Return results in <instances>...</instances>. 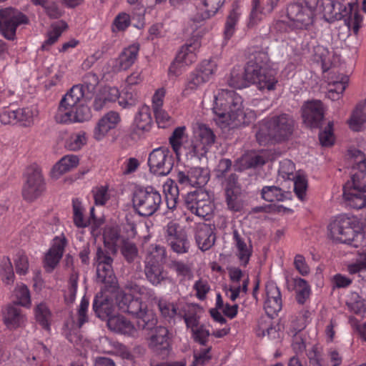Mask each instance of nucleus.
<instances>
[{"label":"nucleus","instance_id":"nucleus-22","mask_svg":"<svg viewBox=\"0 0 366 366\" xmlns=\"http://www.w3.org/2000/svg\"><path fill=\"white\" fill-rule=\"evenodd\" d=\"M152 125V118L149 106H142L134 117L133 130L138 135L148 132Z\"/></svg>","mask_w":366,"mask_h":366},{"label":"nucleus","instance_id":"nucleus-63","mask_svg":"<svg viewBox=\"0 0 366 366\" xmlns=\"http://www.w3.org/2000/svg\"><path fill=\"white\" fill-rule=\"evenodd\" d=\"M267 14H268L267 9H262L260 6V0H253L252 8L250 14V24H257Z\"/></svg>","mask_w":366,"mask_h":366},{"label":"nucleus","instance_id":"nucleus-57","mask_svg":"<svg viewBox=\"0 0 366 366\" xmlns=\"http://www.w3.org/2000/svg\"><path fill=\"white\" fill-rule=\"evenodd\" d=\"M211 199L209 192L202 187L197 188L194 191L187 194L186 202L187 205L194 204V202H203L206 199Z\"/></svg>","mask_w":366,"mask_h":366},{"label":"nucleus","instance_id":"nucleus-55","mask_svg":"<svg viewBox=\"0 0 366 366\" xmlns=\"http://www.w3.org/2000/svg\"><path fill=\"white\" fill-rule=\"evenodd\" d=\"M249 83H252V81L248 79L246 75V69L244 71H240V72H237L236 71H232L231 73V77L229 81V84L235 88V89H242L247 87Z\"/></svg>","mask_w":366,"mask_h":366},{"label":"nucleus","instance_id":"nucleus-25","mask_svg":"<svg viewBox=\"0 0 366 366\" xmlns=\"http://www.w3.org/2000/svg\"><path fill=\"white\" fill-rule=\"evenodd\" d=\"M226 200L228 207L233 211H239L246 196V192L240 184H227L225 188Z\"/></svg>","mask_w":366,"mask_h":366},{"label":"nucleus","instance_id":"nucleus-49","mask_svg":"<svg viewBox=\"0 0 366 366\" xmlns=\"http://www.w3.org/2000/svg\"><path fill=\"white\" fill-rule=\"evenodd\" d=\"M121 254L128 263L134 262L138 257V249L132 242L124 240L120 247Z\"/></svg>","mask_w":366,"mask_h":366},{"label":"nucleus","instance_id":"nucleus-18","mask_svg":"<svg viewBox=\"0 0 366 366\" xmlns=\"http://www.w3.org/2000/svg\"><path fill=\"white\" fill-rule=\"evenodd\" d=\"M138 51L139 46L137 44H132L125 48L119 57L113 61V71L118 72L132 66L137 60Z\"/></svg>","mask_w":366,"mask_h":366},{"label":"nucleus","instance_id":"nucleus-19","mask_svg":"<svg viewBox=\"0 0 366 366\" xmlns=\"http://www.w3.org/2000/svg\"><path fill=\"white\" fill-rule=\"evenodd\" d=\"M26 320V315L16 305H9L3 312V321L9 330H16L24 326Z\"/></svg>","mask_w":366,"mask_h":366},{"label":"nucleus","instance_id":"nucleus-45","mask_svg":"<svg viewBox=\"0 0 366 366\" xmlns=\"http://www.w3.org/2000/svg\"><path fill=\"white\" fill-rule=\"evenodd\" d=\"M45 191L43 184H24L21 192L24 199L33 202L39 197Z\"/></svg>","mask_w":366,"mask_h":366},{"label":"nucleus","instance_id":"nucleus-41","mask_svg":"<svg viewBox=\"0 0 366 366\" xmlns=\"http://www.w3.org/2000/svg\"><path fill=\"white\" fill-rule=\"evenodd\" d=\"M233 236L238 249L239 259L242 262V264L244 266H246L249 262V257L252 254V249L247 246L244 239L240 236L237 230L233 232Z\"/></svg>","mask_w":366,"mask_h":366},{"label":"nucleus","instance_id":"nucleus-33","mask_svg":"<svg viewBox=\"0 0 366 366\" xmlns=\"http://www.w3.org/2000/svg\"><path fill=\"white\" fill-rule=\"evenodd\" d=\"M93 310L100 319H109L113 312V305L107 297L97 296L93 302Z\"/></svg>","mask_w":366,"mask_h":366},{"label":"nucleus","instance_id":"nucleus-36","mask_svg":"<svg viewBox=\"0 0 366 366\" xmlns=\"http://www.w3.org/2000/svg\"><path fill=\"white\" fill-rule=\"evenodd\" d=\"M350 128L355 132H359L365 128L366 124V107L357 106L352 112L348 121Z\"/></svg>","mask_w":366,"mask_h":366},{"label":"nucleus","instance_id":"nucleus-21","mask_svg":"<svg viewBox=\"0 0 366 366\" xmlns=\"http://www.w3.org/2000/svg\"><path fill=\"white\" fill-rule=\"evenodd\" d=\"M171 334L164 327H157L155 333L151 337L150 345L156 351L163 355H167L170 347Z\"/></svg>","mask_w":366,"mask_h":366},{"label":"nucleus","instance_id":"nucleus-58","mask_svg":"<svg viewBox=\"0 0 366 366\" xmlns=\"http://www.w3.org/2000/svg\"><path fill=\"white\" fill-rule=\"evenodd\" d=\"M137 100L138 97L136 92L125 89L122 94L119 92L118 104L121 107L126 109L134 106Z\"/></svg>","mask_w":366,"mask_h":366},{"label":"nucleus","instance_id":"nucleus-7","mask_svg":"<svg viewBox=\"0 0 366 366\" xmlns=\"http://www.w3.org/2000/svg\"><path fill=\"white\" fill-rule=\"evenodd\" d=\"M355 227V222L352 219L340 215L329 224L328 229L332 238L335 241L357 247V242L364 235L357 232Z\"/></svg>","mask_w":366,"mask_h":366},{"label":"nucleus","instance_id":"nucleus-12","mask_svg":"<svg viewBox=\"0 0 366 366\" xmlns=\"http://www.w3.org/2000/svg\"><path fill=\"white\" fill-rule=\"evenodd\" d=\"M226 0H194L195 10L190 20L200 23L215 16Z\"/></svg>","mask_w":366,"mask_h":366},{"label":"nucleus","instance_id":"nucleus-51","mask_svg":"<svg viewBox=\"0 0 366 366\" xmlns=\"http://www.w3.org/2000/svg\"><path fill=\"white\" fill-rule=\"evenodd\" d=\"M269 160V157L266 152L259 154H247L242 157L241 161L247 164L246 167H254L263 165Z\"/></svg>","mask_w":366,"mask_h":366},{"label":"nucleus","instance_id":"nucleus-23","mask_svg":"<svg viewBox=\"0 0 366 366\" xmlns=\"http://www.w3.org/2000/svg\"><path fill=\"white\" fill-rule=\"evenodd\" d=\"M177 180L179 183H207L209 180V171L207 168L202 167L191 168L187 174L179 171L177 173Z\"/></svg>","mask_w":366,"mask_h":366},{"label":"nucleus","instance_id":"nucleus-48","mask_svg":"<svg viewBox=\"0 0 366 366\" xmlns=\"http://www.w3.org/2000/svg\"><path fill=\"white\" fill-rule=\"evenodd\" d=\"M35 316L36 321L46 330L49 329V320L51 319V312L48 307L44 303L39 304L35 309Z\"/></svg>","mask_w":366,"mask_h":366},{"label":"nucleus","instance_id":"nucleus-43","mask_svg":"<svg viewBox=\"0 0 366 366\" xmlns=\"http://www.w3.org/2000/svg\"><path fill=\"white\" fill-rule=\"evenodd\" d=\"M188 207L196 215L207 218L212 214L214 205L212 203L211 199H209L203 202H194V204L189 205Z\"/></svg>","mask_w":366,"mask_h":366},{"label":"nucleus","instance_id":"nucleus-3","mask_svg":"<svg viewBox=\"0 0 366 366\" xmlns=\"http://www.w3.org/2000/svg\"><path fill=\"white\" fill-rule=\"evenodd\" d=\"M92 111L84 97L83 86L75 85L60 101L55 119L59 123H81L92 118Z\"/></svg>","mask_w":366,"mask_h":366},{"label":"nucleus","instance_id":"nucleus-31","mask_svg":"<svg viewBox=\"0 0 366 366\" xmlns=\"http://www.w3.org/2000/svg\"><path fill=\"white\" fill-rule=\"evenodd\" d=\"M355 164L350 171L352 183H359L366 175V157L360 151H356Z\"/></svg>","mask_w":366,"mask_h":366},{"label":"nucleus","instance_id":"nucleus-1","mask_svg":"<svg viewBox=\"0 0 366 366\" xmlns=\"http://www.w3.org/2000/svg\"><path fill=\"white\" fill-rule=\"evenodd\" d=\"M185 127H177L169 138V143L177 159L187 160L200 159L214 143L215 136L205 124L196 122L192 124V137L187 140Z\"/></svg>","mask_w":366,"mask_h":366},{"label":"nucleus","instance_id":"nucleus-29","mask_svg":"<svg viewBox=\"0 0 366 366\" xmlns=\"http://www.w3.org/2000/svg\"><path fill=\"white\" fill-rule=\"evenodd\" d=\"M79 159L76 155L69 154L63 157L51 169V177L56 180L60 176L76 167Z\"/></svg>","mask_w":366,"mask_h":366},{"label":"nucleus","instance_id":"nucleus-44","mask_svg":"<svg viewBox=\"0 0 366 366\" xmlns=\"http://www.w3.org/2000/svg\"><path fill=\"white\" fill-rule=\"evenodd\" d=\"M366 184H344L343 197L345 200H355L356 198L366 197Z\"/></svg>","mask_w":366,"mask_h":366},{"label":"nucleus","instance_id":"nucleus-13","mask_svg":"<svg viewBox=\"0 0 366 366\" xmlns=\"http://www.w3.org/2000/svg\"><path fill=\"white\" fill-rule=\"evenodd\" d=\"M121 121L118 112L110 111L106 113L97 122L93 132L94 138L97 141L102 140L111 131L115 129Z\"/></svg>","mask_w":366,"mask_h":366},{"label":"nucleus","instance_id":"nucleus-6","mask_svg":"<svg viewBox=\"0 0 366 366\" xmlns=\"http://www.w3.org/2000/svg\"><path fill=\"white\" fill-rule=\"evenodd\" d=\"M161 203L160 193L151 186L137 187L133 192V207L139 216H152L159 209Z\"/></svg>","mask_w":366,"mask_h":366},{"label":"nucleus","instance_id":"nucleus-39","mask_svg":"<svg viewBox=\"0 0 366 366\" xmlns=\"http://www.w3.org/2000/svg\"><path fill=\"white\" fill-rule=\"evenodd\" d=\"M66 28V24L63 21L54 23L51 26L50 30L48 31L46 39L42 44L43 49H47L48 46L54 44Z\"/></svg>","mask_w":366,"mask_h":366},{"label":"nucleus","instance_id":"nucleus-59","mask_svg":"<svg viewBox=\"0 0 366 366\" xmlns=\"http://www.w3.org/2000/svg\"><path fill=\"white\" fill-rule=\"evenodd\" d=\"M16 302L14 305L29 307L31 305L30 292L26 285H21L15 290Z\"/></svg>","mask_w":366,"mask_h":366},{"label":"nucleus","instance_id":"nucleus-62","mask_svg":"<svg viewBox=\"0 0 366 366\" xmlns=\"http://www.w3.org/2000/svg\"><path fill=\"white\" fill-rule=\"evenodd\" d=\"M159 308L162 315L165 317L172 318L177 315L181 318L182 317V314L173 303L159 302Z\"/></svg>","mask_w":366,"mask_h":366},{"label":"nucleus","instance_id":"nucleus-46","mask_svg":"<svg viewBox=\"0 0 366 366\" xmlns=\"http://www.w3.org/2000/svg\"><path fill=\"white\" fill-rule=\"evenodd\" d=\"M23 177L26 183H41L44 181L40 167L36 164L26 167Z\"/></svg>","mask_w":366,"mask_h":366},{"label":"nucleus","instance_id":"nucleus-2","mask_svg":"<svg viewBox=\"0 0 366 366\" xmlns=\"http://www.w3.org/2000/svg\"><path fill=\"white\" fill-rule=\"evenodd\" d=\"M212 110L217 124L222 129L247 123L256 117L254 111L244 108L242 97L233 90L216 91Z\"/></svg>","mask_w":366,"mask_h":366},{"label":"nucleus","instance_id":"nucleus-27","mask_svg":"<svg viewBox=\"0 0 366 366\" xmlns=\"http://www.w3.org/2000/svg\"><path fill=\"white\" fill-rule=\"evenodd\" d=\"M65 244V239L55 242L46 254L44 258V268L47 272H51L59 263L63 255Z\"/></svg>","mask_w":366,"mask_h":366},{"label":"nucleus","instance_id":"nucleus-56","mask_svg":"<svg viewBox=\"0 0 366 366\" xmlns=\"http://www.w3.org/2000/svg\"><path fill=\"white\" fill-rule=\"evenodd\" d=\"M295 284L297 290V301L300 304H304L310 294V288L307 282L302 278L295 280Z\"/></svg>","mask_w":366,"mask_h":366},{"label":"nucleus","instance_id":"nucleus-15","mask_svg":"<svg viewBox=\"0 0 366 366\" xmlns=\"http://www.w3.org/2000/svg\"><path fill=\"white\" fill-rule=\"evenodd\" d=\"M117 304L122 312L134 317L139 315L142 310L147 308V305L142 302L140 297H135L132 294H119L117 297Z\"/></svg>","mask_w":366,"mask_h":366},{"label":"nucleus","instance_id":"nucleus-61","mask_svg":"<svg viewBox=\"0 0 366 366\" xmlns=\"http://www.w3.org/2000/svg\"><path fill=\"white\" fill-rule=\"evenodd\" d=\"M166 249L159 245H155L147 256L145 261L154 262L158 264H162L166 259Z\"/></svg>","mask_w":366,"mask_h":366},{"label":"nucleus","instance_id":"nucleus-52","mask_svg":"<svg viewBox=\"0 0 366 366\" xmlns=\"http://www.w3.org/2000/svg\"><path fill=\"white\" fill-rule=\"evenodd\" d=\"M38 112L35 108L26 107L16 109L17 122L24 126H29L37 116Z\"/></svg>","mask_w":366,"mask_h":366},{"label":"nucleus","instance_id":"nucleus-34","mask_svg":"<svg viewBox=\"0 0 366 366\" xmlns=\"http://www.w3.org/2000/svg\"><path fill=\"white\" fill-rule=\"evenodd\" d=\"M97 279L109 287H115L117 283L112 266L110 264L97 265Z\"/></svg>","mask_w":366,"mask_h":366},{"label":"nucleus","instance_id":"nucleus-53","mask_svg":"<svg viewBox=\"0 0 366 366\" xmlns=\"http://www.w3.org/2000/svg\"><path fill=\"white\" fill-rule=\"evenodd\" d=\"M218 64L216 60H204L200 64L198 69L199 71L208 81L215 74L217 71Z\"/></svg>","mask_w":366,"mask_h":366},{"label":"nucleus","instance_id":"nucleus-20","mask_svg":"<svg viewBox=\"0 0 366 366\" xmlns=\"http://www.w3.org/2000/svg\"><path fill=\"white\" fill-rule=\"evenodd\" d=\"M349 77L342 74H333L328 77V89L327 97L332 100L340 99L345 90Z\"/></svg>","mask_w":366,"mask_h":366},{"label":"nucleus","instance_id":"nucleus-8","mask_svg":"<svg viewBox=\"0 0 366 366\" xmlns=\"http://www.w3.org/2000/svg\"><path fill=\"white\" fill-rule=\"evenodd\" d=\"M318 0H305L291 4L287 9L290 26L297 29H308L314 23Z\"/></svg>","mask_w":366,"mask_h":366},{"label":"nucleus","instance_id":"nucleus-10","mask_svg":"<svg viewBox=\"0 0 366 366\" xmlns=\"http://www.w3.org/2000/svg\"><path fill=\"white\" fill-rule=\"evenodd\" d=\"M148 164L150 172L157 176H167L173 167L172 156L166 147L152 150L149 155Z\"/></svg>","mask_w":366,"mask_h":366},{"label":"nucleus","instance_id":"nucleus-42","mask_svg":"<svg viewBox=\"0 0 366 366\" xmlns=\"http://www.w3.org/2000/svg\"><path fill=\"white\" fill-rule=\"evenodd\" d=\"M85 132L79 131L71 134L66 141V147L71 151H78L87 143Z\"/></svg>","mask_w":366,"mask_h":366},{"label":"nucleus","instance_id":"nucleus-16","mask_svg":"<svg viewBox=\"0 0 366 366\" xmlns=\"http://www.w3.org/2000/svg\"><path fill=\"white\" fill-rule=\"evenodd\" d=\"M214 229V225L209 224L199 223L197 225L195 240L201 250H208L214 245L216 240Z\"/></svg>","mask_w":366,"mask_h":366},{"label":"nucleus","instance_id":"nucleus-47","mask_svg":"<svg viewBox=\"0 0 366 366\" xmlns=\"http://www.w3.org/2000/svg\"><path fill=\"white\" fill-rule=\"evenodd\" d=\"M174 239L172 240V242H168L167 244L174 252L182 254L188 252L189 244L185 232H180Z\"/></svg>","mask_w":366,"mask_h":366},{"label":"nucleus","instance_id":"nucleus-37","mask_svg":"<svg viewBox=\"0 0 366 366\" xmlns=\"http://www.w3.org/2000/svg\"><path fill=\"white\" fill-rule=\"evenodd\" d=\"M137 318V327L139 329L145 330H152L156 328L157 323V318L152 311L147 310H142L139 315L136 316Z\"/></svg>","mask_w":366,"mask_h":366},{"label":"nucleus","instance_id":"nucleus-35","mask_svg":"<svg viewBox=\"0 0 366 366\" xmlns=\"http://www.w3.org/2000/svg\"><path fill=\"white\" fill-rule=\"evenodd\" d=\"M240 16L241 12L237 6L229 11L227 16L224 29V39L225 41L229 40L234 35Z\"/></svg>","mask_w":366,"mask_h":366},{"label":"nucleus","instance_id":"nucleus-38","mask_svg":"<svg viewBox=\"0 0 366 366\" xmlns=\"http://www.w3.org/2000/svg\"><path fill=\"white\" fill-rule=\"evenodd\" d=\"M313 60L322 64L325 71L332 64V54L324 46L317 45L313 48Z\"/></svg>","mask_w":366,"mask_h":366},{"label":"nucleus","instance_id":"nucleus-11","mask_svg":"<svg viewBox=\"0 0 366 366\" xmlns=\"http://www.w3.org/2000/svg\"><path fill=\"white\" fill-rule=\"evenodd\" d=\"M246 75L252 83L257 85L259 90L272 91L277 84L274 71L262 66L249 64L246 66Z\"/></svg>","mask_w":366,"mask_h":366},{"label":"nucleus","instance_id":"nucleus-17","mask_svg":"<svg viewBox=\"0 0 366 366\" xmlns=\"http://www.w3.org/2000/svg\"><path fill=\"white\" fill-rule=\"evenodd\" d=\"M278 180L292 181L294 183H307L308 181L303 172L300 170L295 172V164L289 159H285L280 162Z\"/></svg>","mask_w":366,"mask_h":366},{"label":"nucleus","instance_id":"nucleus-54","mask_svg":"<svg viewBox=\"0 0 366 366\" xmlns=\"http://www.w3.org/2000/svg\"><path fill=\"white\" fill-rule=\"evenodd\" d=\"M74 223L79 228H84L91 224V219H84L81 202L73 200Z\"/></svg>","mask_w":366,"mask_h":366},{"label":"nucleus","instance_id":"nucleus-5","mask_svg":"<svg viewBox=\"0 0 366 366\" xmlns=\"http://www.w3.org/2000/svg\"><path fill=\"white\" fill-rule=\"evenodd\" d=\"M318 9L327 21L344 19L347 27L357 34L362 18L358 13L356 4L349 3L342 8L341 4L335 0H321Z\"/></svg>","mask_w":366,"mask_h":366},{"label":"nucleus","instance_id":"nucleus-50","mask_svg":"<svg viewBox=\"0 0 366 366\" xmlns=\"http://www.w3.org/2000/svg\"><path fill=\"white\" fill-rule=\"evenodd\" d=\"M208 81L199 72L196 71L191 74L189 80L183 91L184 95H189L192 93Z\"/></svg>","mask_w":366,"mask_h":366},{"label":"nucleus","instance_id":"nucleus-60","mask_svg":"<svg viewBox=\"0 0 366 366\" xmlns=\"http://www.w3.org/2000/svg\"><path fill=\"white\" fill-rule=\"evenodd\" d=\"M3 281L10 285L14 282V273L11 262L9 257L4 258L1 262V272Z\"/></svg>","mask_w":366,"mask_h":366},{"label":"nucleus","instance_id":"nucleus-9","mask_svg":"<svg viewBox=\"0 0 366 366\" xmlns=\"http://www.w3.org/2000/svg\"><path fill=\"white\" fill-rule=\"evenodd\" d=\"M28 18L21 11L12 9H0V31L5 38L13 39L18 26L26 24Z\"/></svg>","mask_w":366,"mask_h":366},{"label":"nucleus","instance_id":"nucleus-32","mask_svg":"<svg viewBox=\"0 0 366 366\" xmlns=\"http://www.w3.org/2000/svg\"><path fill=\"white\" fill-rule=\"evenodd\" d=\"M261 194L262 199L270 202L284 201L290 199L292 195L290 192H284L281 188L274 185L263 187Z\"/></svg>","mask_w":366,"mask_h":366},{"label":"nucleus","instance_id":"nucleus-40","mask_svg":"<svg viewBox=\"0 0 366 366\" xmlns=\"http://www.w3.org/2000/svg\"><path fill=\"white\" fill-rule=\"evenodd\" d=\"M66 28V24L63 21L54 23L51 26L50 30L48 31L46 39L42 44L43 49H47L48 46L54 44Z\"/></svg>","mask_w":366,"mask_h":366},{"label":"nucleus","instance_id":"nucleus-4","mask_svg":"<svg viewBox=\"0 0 366 366\" xmlns=\"http://www.w3.org/2000/svg\"><path fill=\"white\" fill-rule=\"evenodd\" d=\"M295 127L294 119L286 114L262 121L256 132L259 144H267L269 142H281L287 140L292 134Z\"/></svg>","mask_w":366,"mask_h":366},{"label":"nucleus","instance_id":"nucleus-30","mask_svg":"<svg viewBox=\"0 0 366 366\" xmlns=\"http://www.w3.org/2000/svg\"><path fill=\"white\" fill-rule=\"evenodd\" d=\"M201 44L198 40H194L191 43H187L179 51L176 58L187 66L191 65L197 60V54Z\"/></svg>","mask_w":366,"mask_h":366},{"label":"nucleus","instance_id":"nucleus-14","mask_svg":"<svg viewBox=\"0 0 366 366\" xmlns=\"http://www.w3.org/2000/svg\"><path fill=\"white\" fill-rule=\"evenodd\" d=\"M304 123L309 127H319L323 119V108L319 100L307 102L302 109Z\"/></svg>","mask_w":366,"mask_h":366},{"label":"nucleus","instance_id":"nucleus-28","mask_svg":"<svg viewBox=\"0 0 366 366\" xmlns=\"http://www.w3.org/2000/svg\"><path fill=\"white\" fill-rule=\"evenodd\" d=\"M107 326L109 330L127 335H134L136 329L132 323L123 316H112L107 320Z\"/></svg>","mask_w":366,"mask_h":366},{"label":"nucleus","instance_id":"nucleus-24","mask_svg":"<svg viewBox=\"0 0 366 366\" xmlns=\"http://www.w3.org/2000/svg\"><path fill=\"white\" fill-rule=\"evenodd\" d=\"M144 274L147 280L154 286H157L168 279L162 264L145 261Z\"/></svg>","mask_w":366,"mask_h":366},{"label":"nucleus","instance_id":"nucleus-64","mask_svg":"<svg viewBox=\"0 0 366 366\" xmlns=\"http://www.w3.org/2000/svg\"><path fill=\"white\" fill-rule=\"evenodd\" d=\"M92 192L96 204L104 205L110 198L107 186L96 187Z\"/></svg>","mask_w":366,"mask_h":366},{"label":"nucleus","instance_id":"nucleus-26","mask_svg":"<svg viewBox=\"0 0 366 366\" xmlns=\"http://www.w3.org/2000/svg\"><path fill=\"white\" fill-rule=\"evenodd\" d=\"M119 97V91L115 86H104L102 88L94 100V108L97 111L102 109L109 104L115 102Z\"/></svg>","mask_w":366,"mask_h":366}]
</instances>
